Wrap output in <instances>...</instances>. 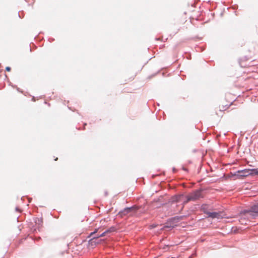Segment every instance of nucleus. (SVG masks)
Returning a JSON list of instances; mask_svg holds the SVG:
<instances>
[{"label": "nucleus", "instance_id": "obj_9", "mask_svg": "<svg viewBox=\"0 0 258 258\" xmlns=\"http://www.w3.org/2000/svg\"><path fill=\"white\" fill-rule=\"evenodd\" d=\"M11 68H10V67H7L6 68V70L7 71H8V72H10V71H11Z\"/></svg>", "mask_w": 258, "mask_h": 258}, {"label": "nucleus", "instance_id": "obj_7", "mask_svg": "<svg viewBox=\"0 0 258 258\" xmlns=\"http://www.w3.org/2000/svg\"><path fill=\"white\" fill-rule=\"evenodd\" d=\"M131 211V208H126L122 212H120L121 215H125Z\"/></svg>", "mask_w": 258, "mask_h": 258}, {"label": "nucleus", "instance_id": "obj_10", "mask_svg": "<svg viewBox=\"0 0 258 258\" xmlns=\"http://www.w3.org/2000/svg\"><path fill=\"white\" fill-rule=\"evenodd\" d=\"M97 231H98V229H95V231H94V232H92V233H91L90 234V235H91V236H92L93 234H94V233H95L96 232H97Z\"/></svg>", "mask_w": 258, "mask_h": 258}, {"label": "nucleus", "instance_id": "obj_5", "mask_svg": "<svg viewBox=\"0 0 258 258\" xmlns=\"http://www.w3.org/2000/svg\"><path fill=\"white\" fill-rule=\"evenodd\" d=\"M107 233H108V231H105V232H104L103 233H102L101 235H100L99 236L97 237H94V238H93L92 239H91L90 240V242L92 244L93 243H94L95 244H96L97 242H96V240H97V239L98 238V237H103Z\"/></svg>", "mask_w": 258, "mask_h": 258}, {"label": "nucleus", "instance_id": "obj_2", "mask_svg": "<svg viewBox=\"0 0 258 258\" xmlns=\"http://www.w3.org/2000/svg\"><path fill=\"white\" fill-rule=\"evenodd\" d=\"M249 175H251L250 169L238 170L234 174V176H236V178L238 179H242Z\"/></svg>", "mask_w": 258, "mask_h": 258}, {"label": "nucleus", "instance_id": "obj_6", "mask_svg": "<svg viewBox=\"0 0 258 258\" xmlns=\"http://www.w3.org/2000/svg\"><path fill=\"white\" fill-rule=\"evenodd\" d=\"M251 171V175H258V169H250Z\"/></svg>", "mask_w": 258, "mask_h": 258}, {"label": "nucleus", "instance_id": "obj_3", "mask_svg": "<svg viewBox=\"0 0 258 258\" xmlns=\"http://www.w3.org/2000/svg\"><path fill=\"white\" fill-rule=\"evenodd\" d=\"M244 214L248 213L251 216H256L258 215V203L253 205L249 210H244Z\"/></svg>", "mask_w": 258, "mask_h": 258}, {"label": "nucleus", "instance_id": "obj_11", "mask_svg": "<svg viewBox=\"0 0 258 258\" xmlns=\"http://www.w3.org/2000/svg\"><path fill=\"white\" fill-rule=\"evenodd\" d=\"M182 197V196H179L178 197V199H180L181 197ZM179 199H177V202L179 201Z\"/></svg>", "mask_w": 258, "mask_h": 258}, {"label": "nucleus", "instance_id": "obj_12", "mask_svg": "<svg viewBox=\"0 0 258 258\" xmlns=\"http://www.w3.org/2000/svg\"><path fill=\"white\" fill-rule=\"evenodd\" d=\"M57 159H58V158H56L55 159V161H57Z\"/></svg>", "mask_w": 258, "mask_h": 258}, {"label": "nucleus", "instance_id": "obj_8", "mask_svg": "<svg viewBox=\"0 0 258 258\" xmlns=\"http://www.w3.org/2000/svg\"><path fill=\"white\" fill-rule=\"evenodd\" d=\"M115 230V228L112 227H111L109 229L107 230V231H108V233H110L111 232H113Z\"/></svg>", "mask_w": 258, "mask_h": 258}, {"label": "nucleus", "instance_id": "obj_1", "mask_svg": "<svg viewBox=\"0 0 258 258\" xmlns=\"http://www.w3.org/2000/svg\"><path fill=\"white\" fill-rule=\"evenodd\" d=\"M202 192L201 190H196L194 192L190 193L187 196V200L184 202L186 203L190 201H196L202 198Z\"/></svg>", "mask_w": 258, "mask_h": 258}, {"label": "nucleus", "instance_id": "obj_4", "mask_svg": "<svg viewBox=\"0 0 258 258\" xmlns=\"http://www.w3.org/2000/svg\"><path fill=\"white\" fill-rule=\"evenodd\" d=\"M207 214L208 217L212 218L220 219L223 218V213L222 212H208Z\"/></svg>", "mask_w": 258, "mask_h": 258}]
</instances>
